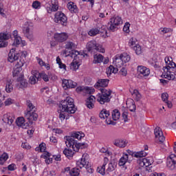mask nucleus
<instances>
[{
	"label": "nucleus",
	"mask_w": 176,
	"mask_h": 176,
	"mask_svg": "<svg viewBox=\"0 0 176 176\" xmlns=\"http://www.w3.org/2000/svg\"><path fill=\"white\" fill-rule=\"evenodd\" d=\"M54 21L63 27H67L68 24V17L64 12L58 11L54 14Z\"/></svg>",
	"instance_id": "5"
},
{
	"label": "nucleus",
	"mask_w": 176,
	"mask_h": 176,
	"mask_svg": "<svg viewBox=\"0 0 176 176\" xmlns=\"http://www.w3.org/2000/svg\"><path fill=\"white\" fill-rule=\"evenodd\" d=\"M21 43V37H15L14 39V45L17 46Z\"/></svg>",
	"instance_id": "64"
},
{
	"label": "nucleus",
	"mask_w": 176,
	"mask_h": 176,
	"mask_svg": "<svg viewBox=\"0 0 176 176\" xmlns=\"http://www.w3.org/2000/svg\"><path fill=\"white\" fill-rule=\"evenodd\" d=\"M98 34H100V29L97 28L91 29L88 32L89 36H96Z\"/></svg>",
	"instance_id": "46"
},
{
	"label": "nucleus",
	"mask_w": 176,
	"mask_h": 176,
	"mask_svg": "<svg viewBox=\"0 0 176 176\" xmlns=\"http://www.w3.org/2000/svg\"><path fill=\"white\" fill-rule=\"evenodd\" d=\"M54 38L56 42L62 43V42H65L68 39V34L66 32L56 33L54 35Z\"/></svg>",
	"instance_id": "18"
},
{
	"label": "nucleus",
	"mask_w": 176,
	"mask_h": 176,
	"mask_svg": "<svg viewBox=\"0 0 176 176\" xmlns=\"http://www.w3.org/2000/svg\"><path fill=\"white\" fill-rule=\"evenodd\" d=\"M113 63L117 68H122L123 67V60H122L120 55L118 54L114 56Z\"/></svg>",
	"instance_id": "29"
},
{
	"label": "nucleus",
	"mask_w": 176,
	"mask_h": 176,
	"mask_svg": "<svg viewBox=\"0 0 176 176\" xmlns=\"http://www.w3.org/2000/svg\"><path fill=\"white\" fill-rule=\"evenodd\" d=\"M166 66L163 67L164 72L162 73V78L168 79V80H174L175 75L171 71L176 67V64L173 61L171 56H166L164 58Z\"/></svg>",
	"instance_id": "1"
},
{
	"label": "nucleus",
	"mask_w": 176,
	"mask_h": 176,
	"mask_svg": "<svg viewBox=\"0 0 176 176\" xmlns=\"http://www.w3.org/2000/svg\"><path fill=\"white\" fill-rule=\"evenodd\" d=\"M65 49L72 50V49H76V44L72 41L66 42Z\"/></svg>",
	"instance_id": "47"
},
{
	"label": "nucleus",
	"mask_w": 176,
	"mask_h": 176,
	"mask_svg": "<svg viewBox=\"0 0 176 176\" xmlns=\"http://www.w3.org/2000/svg\"><path fill=\"white\" fill-rule=\"evenodd\" d=\"M167 161H168V166H171V165H170V162H173V163H176V155H175V154H170L168 157Z\"/></svg>",
	"instance_id": "53"
},
{
	"label": "nucleus",
	"mask_w": 176,
	"mask_h": 176,
	"mask_svg": "<svg viewBox=\"0 0 176 176\" xmlns=\"http://www.w3.org/2000/svg\"><path fill=\"white\" fill-rule=\"evenodd\" d=\"M121 24H123V20L122 19V17L119 16H113L109 19L108 23V28L110 30V31L114 32V31H116L118 27L121 25Z\"/></svg>",
	"instance_id": "6"
},
{
	"label": "nucleus",
	"mask_w": 176,
	"mask_h": 176,
	"mask_svg": "<svg viewBox=\"0 0 176 176\" xmlns=\"http://www.w3.org/2000/svg\"><path fill=\"white\" fill-rule=\"evenodd\" d=\"M60 108L63 112H67V113H75L76 112L74 99L69 96L60 101Z\"/></svg>",
	"instance_id": "3"
},
{
	"label": "nucleus",
	"mask_w": 176,
	"mask_h": 176,
	"mask_svg": "<svg viewBox=\"0 0 176 176\" xmlns=\"http://www.w3.org/2000/svg\"><path fill=\"white\" fill-rule=\"evenodd\" d=\"M127 162H130L127 154L122 153V156L120 157L119 160L118 166H124V164H126Z\"/></svg>",
	"instance_id": "35"
},
{
	"label": "nucleus",
	"mask_w": 176,
	"mask_h": 176,
	"mask_svg": "<svg viewBox=\"0 0 176 176\" xmlns=\"http://www.w3.org/2000/svg\"><path fill=\"white\" fill-rule=\"evenodd\" d=\"M87 49L88 52H99V53H105V49L102 47V45L97 43L96 41H91L87 44Z\"/></svg>",
	"instance_id": "7"
},
{
	"label": "nucleus",
	"mask_w": 176,
	"mask_h": 176,
	"mask_svg": "<svg viewBox=\"0 0 176 176\" xmlns=\"http://www.w3.org/2000/svg\"><path fill=\"white\" fill-rule=\"evenodd\" d=\"M64 54L65 55V57H71L72 58H74L73 61L70 64V69L72 71H76V69H78L80 65L82 64V60H80L79 52L76 50H71L68 52V51L65 50Z\"/></svg>",
	"instance_id": "2"
},
{
	"label": "nucleus",
	"mask_w": 176,
	"mask_h": 176,
	"mask_svg": "<svg viewBox=\"0 0 176 176\" xmlns=\"http://www.w3.org/2000/svg\"><path fill=\"white\" fill-rule=\"evenodd\" d=\"M176 162H170V165H168V161L166 162V166L170 170H174L175 168Z\"/></svg>",
	"instance_id": "61"
},
{
	"label": "nucleus",
	"mask_w": 176,
	"mask_h": 176,
	"mask_svg": "<svg viewBox=\"0 0 176 176\" xmlns=\"http://www.w3.org/2000/svg\"><path fill=\"white\" fill-rule=\"evenodd\" d=\"M19 56L20 55L18 53H16V49H11L8 54L9 63H14V61H17V60H19Z\"/></svg>",
	"instance_id": "20"
},
{
	"label": "nucleus",
	"mask_w": 176,
	"mask_h": 176,
	"mask_svg": "<svg viewBox=\"0 0 176 176\" xmlns=\"http://www.w3.org/2000/svg\"><path fill=\"white\" fill-rule=\"evenodd\" d=\"M123 31L124 32H126V34H129L130 32V23H126L123 28Z\"/></svg>",
	"instance_id": "63"
},
{
	"label": "nucleus",
	"mask_w": 176,
	"mask_h": 176,
	"mask_svg": "<svg viewBox=\"0 0 176 176\" xmlns=\"http://www.w3.org/2000/svg\"><path fill=\"white\" fill-rule=\"evenodd\" d=\"M10 38L9 33H0V47H6L8 45V39Z\"/></svg>",
	"instance_id": "19"
},
{
	"label": "nucleus",
	"mask_w": 176,
	"mask_h": 176,
	"mask_svg": "<svg viewBox=\"0 0 176 176\" xmlns=\"http://www.w3.org/2000/svg\"><path fill=\"white\" fill-rule=\"evenodd\" d=\"M87 154H83L80 160L76 162L77 167L80 168H89L90 166L89 165V161L87 160Z\"/></svg>",
	"instance_id": "14"
},
{
	"label": "nucleus",
	"mask_w": 176,
	"mask_h": 176,
	"mask_svg": "<svg viewBox=\"0 0 176 176\" xmlns=\"http://www.w3.org/2000/svg\"><path fill=\"white\" fill-rule=\"evenodd\" d=\"M160 31H161V34H168L173 32V29L170 28H161Z\"/></svg>",
	"instance_id": "56"
},
{
	"label": "nucleus",
	"mask_w": 176,
	"mask_h": 176,
	"mask_svg": "<svg viewBox=\"0 0 176 176\" xmlns=\"http://www.w3.org/2000/svg\"><path fill=\"white\" fill-rule=\"evenodd\" d=\"M25 118L29 120V122H34L37 120L38 119V113H36L35 111H28L25 113Z\"/></svg>",
	"instance_id": "23"
},
{
	"label": "nucleus",
	"mask_w": 176,
	"mask_h": 176,
	"mask_svg": "<svg viewBox=\"0 0 176 176\" xmlns=\"http://www.w3.org/2000/svg\"><path fill=\"white\" fill-rule=\"evenodd\" d=\"M67 6L71 13H78V6L75 3L70 1L67 3Z\"/></svg>",
	"instance_id": "32"
},
{
	"label": "nucleus",
	"mask_w": 176,
	"mask_h": 176,
	"mask_svg": "<svg viewBox=\"0 0 176 176\" xmlns=\"http://www.w3.org/2000/svg\"><path fill=\"white\" fill-rule=\"evenodd\" d=\"M59 119L60 120H61V122H63V120L67 119H69V117L68 116V113L65 112V111H63L60 109V113L59 114Z\"/></svg>",
	"instance_id": "48"
},
{
	"label": "nucleus",
	"mask_w": 176,
	"mask_h": 176,
	"mask_svg": "<svg viewBox=\"0 0 176 176\" xmlns=\"http://www.w3.org/2000/svg\"><path fill=\"white\" fill-rule=\"evenodd\" d=\"M135 53L138 55L142 54V47L140 45V44H138L136 45H134L133 48H132Z\"/></svg>",
	"instance_id": "49"
},
{
	"label": "nucleus",
	"mask_w": 176,
	"mask_h": 176,
	"mask_svg": "<svg viewBox=\"0 0 176 176\" xmlns=\"http://www.w3.org/2000/svg\"><path fill=\"white\" fill-rule=\"evenodd\" d=\"M120 56L121 57L122 63H129V61H130L131 59V57L126 52L120 54Z\"/></svg>",
	"instance_id": "39"
},
{
	"label": "nucleus",
	"mask_w": 176,
	"mask_h": 176,
	"mask_svg": "<svg viewBox=\"0 0 176 176\" xmlns=\"http://www.w3.org/2000/svg\"><path fill=\"white\" fill-rule=\"evenodd\" d=\"M32 6L33 9H39L41 8V2L39 1H35L32 3Z\"/></svg>",
	"instance_id": "60"
},
{
	"label": "nucleus",
	"mask_w": 176,
	"mask_h": 176,
	"mask_svg": "<svg viewBox=\"0 0 176 176\" xmlns=\"http://www.w3.org/2000/svg\"><path fill=\"white\" fill-rule=\"evenodd\" d=\"M79 174H80V171L78 168H73L69 171V175L71 176H79Z\"/></svg>",
	"instance_id": "50"
},
{
	"label": "nucleus",
	"mask_w": 176,
	"mask_h": 176,
	"mask_svg": "<svg viewBox=\"0 0 176 176\" xmlns=\"http://www.w3.org/2000/svg\"><path fill=\"white\" fill-rule=\"evenodd\" d=\"M97 171L98 173H99V174H101L102 175H105V166L102 165L98 166L97 168Z\"/></svg>",
	"instance_id": "57"
},
{
	"label": "nucleus",
	"mask_w": 176,
	"mask_h": 176,
	"mask_svg": "<svg viewBox=\"0 0 176 176\" xmlns=\"http://www.w3.org/2000/svg\"><path fill=\"white\" fill-rule=\"evenodd\" d=\"M109 116V111H107L105 109H103L99 113V117L100 118V119H103V120L106 119V123L107 124H113V126H115V124H116V122L109 120L108 118Z\"/></svg>",
	"instance_id": "12"
},
{
	"label": "nucleus",
	"mask_w": 176,
	"mask_h": 176,
	"mask_svg": "<svg viewBox=\"0 0 176 176\" xmlns=\"http://www.w3.org/2000/svg\"><path fill=\"white\" fill-rule=\"evenodd\" d=\"M23 32L25 36H26L30 42L34 41L35 37L34 36V28L32 25H30L28 22H26L25 23V26L23 28Z\"/></svg>",
	"instance_id": "8"
},
{
	"label": "nucleus",
	"mask_w": 176,
	"mask_h": 176,
	"mask_svg": "<svg viewBox=\"0 0 176 176\" xmlns=\"http://www.w3.org/2000/svg\"><path fill=\"white\" fill-rule=\"evenodd\" d=\"M113 120H119L120 118V112L118 110H113L112 112Z\"/></svg>",
	"instance_id": "51"
},
{
	"label": "nucleus",
	"mask_w": 176,
	"mask_h": 176,
	"mask_svg": "<svg viewBox=\"0 0 176 176\" xmlns=\"http://www.w3.org/2000/svg\"><path fill=\"white\" fill-rule=\"evenodd\" d=\"M146 156V152L142 151L135 154V157H144Z\"/></svg>",
	"instance_id": "59"
},
{
	"label": "nucleus",
	"mask_w": 176,
	"mask_h": 176,
	"mask_svg": "<svg viewBox=\"0 0 176 176\" xmlns=\"http://www.w3.org/2000/svg\"><path fill=\"white\" fill-rule=\"evenodd\" d=\"M27 86H28V82H27V80L24 79V77L21 76L17 78L16 83L17 89H24Z\"/></svg>",
	"instance_id": "22"
},
{
	"label": "nucleus",
	"mask_w": 176,
	"mask_h": 176,
	"mask_svg": "<svg viewBox=\"0 0 176 176\" xmlns=\"http://www.w3.org/2000/svg\"><path fill=\"white\" fill-rule=\"evenodd\" d=\"M9 159V154L8 153H3L1 156H0V164L1 166H3L5 164V162L6 160Z\"/></svg>",
	"instance_id": "41"
},
{
	"label": "nucleus",
	"mask_w": 176,
	"mask_h": 176,
	"mask_svg": "<svg viewBox=\"0 0 176 176\" xmlns=\"http://www.w3.org/2000/svg\"><path fill=\"white\" fill-rule=\"evenodd\" d=\"M87 147V144L86 143H77L76 148L74 149L75 152H78L79 149H85V148Z\"/></svg>",
	"instance_id": "52"
},
{
	"label": "nucleus",
	"mask_w": 176,
	"mask_h": 176,
	"mask_svg": "<svg viewBox=\"0 0 176 176\" xmlns=\"http://www.w3.org/2000/svg\"><path fill=\"white\" fill-rule=\"evenodd\" d=\"M35 151L36 152H44L46 153V144L44 142L40 144L39 146L36 147Z\"/></svg>",
	"instance_id": "45"
},
{
	"label": "nucleus",
	"mask_w": 176,
	"mask_h": 176,
	"mask_svg": "<svg viewBox=\"0 0 176 176\" xmlns=\"http://www.w3.org/2000/svg\"><path fill=\"white\" fill-rule=\"evenodd\" d=\"M126 108H128L131 112H134V111H135V103L133 99L126 100Z\"/></svg>",
	"instance_id": "33"
},
{
	"label": "nucleus",
	"mask_w": 176,
	"mask_h": 176,
	"mask_svg": "<svg viewBox=\"0 0 176 176\" xmlns=\"http://www.w3.org/2000/svg\"><path fill=\"white\" fill-rule=\"evenodd\" d=\"M137 38H131L129 39V45L130 46V47H131L132 49L133 48L134 46H135L136 45H138L137 43Z\"/></svg>",
	"instance_id": "55"
},
{
	"label": "nucleus",
	"mask_w": 176,
	"mask_h": 176,
	"mask_svg": "<svg viewBox=\"0 0 176 176\" xmlns=\"http://www.w3.org/2000/svg\"><path fill=\"white\" fill-rule=\"evenodd\" d=\"M119 71L117 67H115L112 65H110L107 69L106 74H107L108 76L111 75V74H116Z\"/></svg>",
	"instance_id": "40"
},
{
	"label": "nucleus",
	"mask_w": 176,
	"mask_h": 176,
	"mask_svg": "<svg viewBox=\"0 0 176 176\" xmlns=\"http://www.w3.org/2000/svg\"><path fill=\"white\" fill-rule=\"evenodd\" d=\"M38 80H41V73L36 70H32V76L30 78V83L35 85Z\"/></svg>",
	"instance_id": "17"
},
{
	"label": "nucleus",
	"mask_w": 176,
	"mask_h": 176,
	"mask_svg": "<svg viewBox=\"0 0 176 176\" xmlns=\"http://www.w3.org/2000/svg\"><path fill=\"white\" fill-rule=\"evenodd\" d=\"M104 61V56L101 54H95L94 55V64H100Z\"/></svg>",
	"instance_id": "36"
},
{
	"label": "nucleus",
	"mask_w": 176,
	"mask_h": 176,
	"mask_svg": "<svg viewBox=\"0 0 176 176\" xmlns=\"http://www.w3.org/2000/svg\"><path fill=\"white\" fill-rule=\"evenodd\" d=\"M26 105L28 107L27 112L28 111H31L32 112L36 111V107H34L31 100H27Z\"/></svg>",
	"instance_id": "44"
},
{
	"label": "nucleus",
	"mask_w": 176,
	"mask_h": 176,
	"mask_svg": "<svg viewBox=\"0 0 176 176\" xmlns=\"http://www.w3.org/2000/svg\"><path fill=\"white\" fill-rule=\"evenodd\" d=\"M43 159H45L46 164H50L53 162V158L52 157V155L50 154L49 152H45L43 153L41 155Z\"/></svg>",
	"instance_id": "34"
},
{
	"label": "nucleus",
	"mask_w": 176,
	"mask_h": 176,
	"mask_svg": "<svg viewBox=\"0 0 176 176\" xmlns=\"http://www.w3.org/2000/svg\"><path fill=\"white\" fill-rule=\"evenodd\" d=\"M138 163L140 167H149L153 164V158L148 157V158L140 159L138 161Z\"/></svg>",
	"instance_id": "16"
},
{
	"label": "nucleus",
	"mask_w": 176,
	"mask_h": 176,
	"mask_svg": "<svg viewBox=\"0 0 176 176\" xmlns=\"http://www.w3.org/2000/svg\"><path fill=\"white\" fill-rule=\"evenodd\" d=\"M138 74L140 78H146V76H149L151 74V69L145 66H138L137 67Z\"/></svg>",
	"instance_id": "11"
},
{
	"label": "nucleus",
	"mask_w": 176,
	"mask_h": 176,
	"mask_svg": "<svg viewBox=\"0 0 176 176\" xmlns=\"http://www.w3.org/2000/svg\"><path fill=\"white\" fill-rule=\"evenodd\" d=\"M3 122L9 126H12L14 122V116L10 113H8L3 116Z\"/></svg>",
	"instance_id": "21"
},
{
	"label": "nucleus",
	"mask_w": 176,
	"mask_h": 176,
	"mask_svg": "<svg viewBox=\"0 0 176 176\" xmlns=\"http://www.w3.org/2000/svg\"><path fill=\"white\" fill-rule=\"evenodd\" d=\"M14 103V100L12 99V98H8L5 102H4V105H6V107L9 106V105H12V104Z\"/></svg>",
	"instance_id": "62"
},
{
	"label": "nucleus",
	"mask_w": 176,
	"mask_h": 176,
	"mask_svg": "<svg viewBox=\"0 0 176 176\" xmlns=\"http://www.w3.org/2000/svg\"><path fill=\"white\" fill-rule=\"evenodd\" d=\"M63 154L67 159H71V157L75 155V151H72L71 148H65L63 151Z\"/></svg>",
	"instance_id": "37"
},
{
	"label": "nucleus",
	"mask_w": 176,
	"mask_h": 176,
	"mask_svg": "<svg viewBox=\"0 0 176 176\" xmlns=\"http://www.w3.org/2000/svg\"><path fill=\"white\" fill-rule=\"evenodd\" d=\"M100 152L101 153H104L106 156H111V152L108 151V148L107 147H102L100 150Z\"/></svg>",
	"instance_id": "58"
},
{
	"label": "nucleus",
	"mask_w": 176,
	"mask_h": 176,
	"mask_svg": "<svg viewBox=\"0 0 176 176\" xmlns=\"http://www.w3.org/2000/svg\"><path fill=\"white\" fill-rule=\"evenodd\" d=\"M5 91L6 93H12L13 91V80L10 79L6 80Z\"/></svg>",
	"instance_id": "30"
},
{
	"label": "nucleus",
	"mask_w": 176,
	"mask_h": 176,
	"mask_svg": "<svg viewBox=\"0 0 176 176\" xmlns=\"http://www.w3.org/2000/svg\"><path fill=\"white\" fill-rule=\"evenodd\" d=\"M154 134L155 135L156 142H158V144H163L164 141H166V138L164 135H163V131L160 127H156L154 129Z\"/></svg>",
	"instance_id": "9"
},
{
	"label": "nucleus",
	"mask_w": 176,
	"mask_h": 176,
	"mask_svg": "<svg viewBox=\"0 0 176 176\" xmlns=\"http://www.w3.org/2000/svg\"><path fill=\"white\" fill-rule=\"evenodd\" d=\"M16 124L18 127H21L22 129H27L29 126L28 123H25V119H24V117H19L16 118Z\"/></svg>",
	"instance_id": "26"
},
{
	"label": "nucleus",
	"mask_w": 176,
	"mask_h": 176,
	"mask_svg": "<svg viewBox=\"0 0 176 176\" xmlns=\"http://www.w3.org/2000/svg\"><path fill=\"white\" fill-rule=\"evenodd\" d=\"M76 86H78V83L72 80L64 79L62 81V87H63L64 90H68V89H75Z\"/></svg>",
	"instance_id": "13"
},
{
	"label": "nucleus",
	"mask_w": 176,
	"mask_h": 176,
	"mask_svg": "<svg viewBox=\"0 0 176 176\" xmlns=\"http://www.w3.org/2000/svg\"><path fill=\"white\" fill-rule=\"evenodd\" d=\"M51 7H47V13H52V12H57L58 10V1L52 0Z\"/></svg>",
	"instance_id": "25"
},
{
	"label": "nucleus",
	"mask_w": 176,
	"mask_h": 176,
	"mask_svg": "<svg viewBox=\"0 0 176 176\" xmlns=\"http://www.w3.org/2000/svg\"><path fill=\"white\" fill-rule=\"evenodd\" d=\"M108 83H109V80L108 79H100L95 84L96 89L100 90V89H105L108 86Z\"/></svg>",
	"instance_id": "24"
},
{
	"label": "nucleus",
	"mask_w": 176,
	"mask_h": 176,
	"mask_svg": "<svg viewBox=\"0 0 176 176\" xmlns=\"http://www.w3.org/2000/svg\"><path fill=\"white\" fill-rule=\"evenodd\" d=\"M100 93H98L95 97L98 102H100L102 105L107 104L111 101V94H112V91L107 89H100Z\"/></svg>",
	"instance_id": "4"
},
{
	"label": "nucleus",
	"mask_w": 176,
	"mask_h": 176,
	"mask_svg": "<svg viewBox=\"0 0 176 176\" xmlns=\"http://www.w3.org/2000/svg\"><path fill=\"white\" fill-rule=\"evenodd\" d=\"M19 62H18V65L19 67H17L16 68H15L13 71L12 75L13 76H18L19 78H24V75H23V73L21 72L23 71V69L21 68V67H23V65H24V59H19Z\"/></svg>",
	"instance_id": "10"
},
{
	"label": "nucleus",
	"mask_w": 176,
	"mask_h": 176,
	"mask_svg": "<svg viewBox=\"0 0 176 176\" xmlns=\"http://www.w3.org/2000/svg\"><path fill=\"white\" fill-rule=\"evenodd\" d=\"M162 100L166 104L168 108H173V103L170 101H168V94L163 93L162 94Z\"/></svg>",
	"instance_id": "31"
},
{
	"label": "nucleus",
	"mask_w": 176,
	"mask_h": 176,
	"mask_svg": "<svg viewBox=\"0 0 176 176\" xmlns=\"http://www.w3.org/2000/svg\"><path fill=\"white\" fill-rule=\"evenodd\" d=\"M116 168V164L115 162H110L108 165V168H107L106 171L107 174H109V173H112V171H115Z\"/></svg>",
	"instance_id": "43"
},
{
	"label": "nucleus",
	"mask_w": 176,
	"mask_h": 176,
	"mask_svg": "<svg viewBox=\"0 0 176 176\" xmlns=\"http://www.w3.org/2000/svg\"><path fill=\"white\" fill-rule=\"evenodd\" d=\"M96 102V97L94 96H89L86 101L85 105L89 109L94 108V102Z\"/></svg>",
	"instance_id": "28"
},
{
	"label": "nucleus",
	"mask_w": 176,
	"mask_h": 176,
	"mask_svg": "<svg viewBox=\"0 0 176 176\" xmlns=\"http://www.w3.org/2000/svg\"><path fill=\"white\" fill-rule=\"evenodd\" d=\"M72 137L73 138H76L77 140H82V138H84L85 137V133H83L82 132H74L73 133H72Z\"/></svg>",
	"instance_id": "42"
},
{
	"label": "nucleus",
	"mask_w": 176,
	"mask_h": 176,
	"mask_svg": "<svg viewBox=\"0 0 176 176\" xmlns=\"http://www.w3.org/2000/svg\"><path fill=\"white\" fill-rule=\"evenodd\" d=\"M94 93V88L90 87H85L83 94H93Z\"/></svg>",
	"instance_id": "54"
},
{
	"label": "nucleus",
	"mask_w": 176,
	"mask_h": 176,
	"mask_svg": "<svg viewBox=\"0 0 176 176\" xmlns=\"http://www.w3.org/2000/svg\"><path fill=\"white\" fill-rule=\"evenodd\" d=\"M113 144L118 148H126L127 146V142L124 139H116Z\"/></svg>",
	"instance_id": "27"
},
{
	"label": "nucleus",
	"mask_w": 176,
	"mask_h": 176,
	"mask_svg": "<svg viewBox=\"0 0 176 176\" xmlns=\"http://www.w3.org/2000/svg\"><path fill=\"white\" fill-rule=\"evenodd\" d=\"M132 97L133 99H135V101H140L142 98L141 94L138 91L137 89H133L131 92Z\"/></svg>",
	"instance_id": "38"
},
{
	"label": "nucleus",
	"mask_w": 176,
	"mask_h": 176,
	"mask_svg": "<svg viewBox=\"0 0 176 176\" xmlns=\"http://www.w3.org/2000/svg\"><path fill=\"white\" fill-rule=\"evenodd\" d=\"M72 136H66L65 138L66 146H69V148H72L73 151H75L76 149V146L78 145V142L74 139Z\"/></svg>",
	"instance_id": "15"
}]
</instances>
